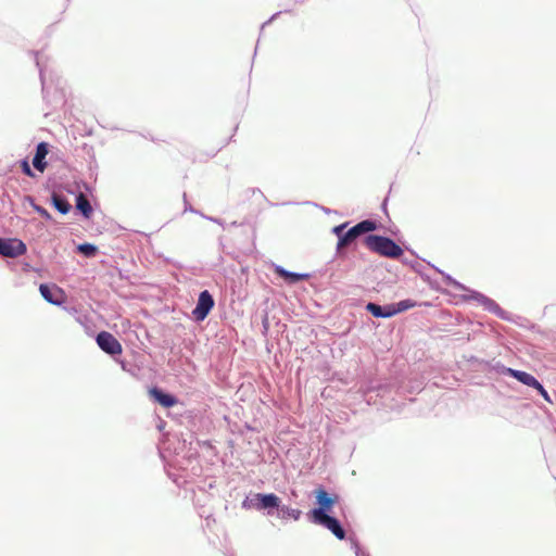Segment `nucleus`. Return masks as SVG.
<instances>
[{"mask_svg":"<svg viewBox=\"0 0 556 556\" xmlns=\"http://www.w3.org/2000/svg\"><path fill=\"white\" fill-rule=\"evenodd\" d=\"M364 243L370 251L389 258H399L404 253L392 239L382 236L369 235Z\"/></svg>","mask_w":556,"mask_h":556,"instance_id":"1","label":"nucleus"},{"mask_svg":"<svg viewBox=\"0 0 556 556\" xmlns=\"http://www.w3.org/2000/svg\"><path fill=\"white\" fill-rule=\"evenodd\" d=\"M343 229L344 225H340L333 228L334 233L339 237L337 245L338 250L351 244L358 236L376 230L377 224L372 220L366 219L353 226L345 233L341 235Z\"/></svg>","mask_w":556,"mask_h":556,"instance_id":"2","label":"nucleus"},{"mask_svg":"<svg viewBox=\"0 0 556 556\" xmlns=\"http://www.w3.org/2000/svg\"><path fill=\"white\" fill-rule=\"evenodd\" d=\"M311 519L314 523L327 528L337 539L343 540L345 538V531L341 527L340 522L328 514H323L319 510H312Z\"/></svg>","mask_w":556,"mask_h":556,"instance_id":"3","label":"nucleus"},{"mask_svg":"<svg viewBox=\"0 0 556 556\" xmlns=\"http://www.w3.org/2000/svg\"><path fill=\"white\" fill-rule=\"evenodd\" d=\"M26 252L24 242L16 238H0V254L5 257H17Z\"/></svg>","mask_w":556,"mask_h":556,"instance_id":"4","label":"nucleus"},{"mask_svg":"<svg viewBox=\"0 0 556 556\" xmlns=\"http://www.w3.org/2000/svg\"><path fill=\"white\" fill-rule=\"evenodd\" d=\"M99 348L110 355H117L123 352L119 341L110 332L101 331L97 336Z\"/></svg>","mask_w":556,"mask_h":556,"instance_id":"5","label":"nucleus"},{"mask_svg":"<svg viewBox=\"0 0 556 556\" xmlns=\"http://www.w3.org/2000/svg\"><path fill=\"white\" fill-rule=\"evenodd\" d=\"M214 306V299L207 290L200 293L195 308L192 311V315L195 320L202 321L210 314Z\"/></svg>","mask_w":556,"mask_h":556,"instance_id":"6","label":"nucleus"},{"mask_svg":"<svg viewBox=\"0 0 556 556\" xmlns=\"http://www.w3.org/2000/svg\"><path fill=\"white\" fill-rule=\"evenodd\" d=\"M254 501H256V503H254L253 505L248 504L247 501H244L242 505L245 508H250L251 506H253L254 508L262 510L267 508H277L279 507L280 504V498L274 493H257L254 496Z\"/></svg>","mask_w":556,"mask_h":556,"instance_id":"7","label":"nucleus"},{"mask_svg":"<svg viewBox=\"0 0 556 556\" xmlns=\"http://www.w3.org/2000/svg\"><path fill=\"white\" fill-rule=\"evenodd\" d=\"M39 291L42 298L51 304L61 305L65 302L64 291L56 286L50 287L42 283L39 287Z\"/></svg>","mask_w":556,"mask_h":556,"instance_id":"8","label":"nucleus"},{"mask_svg":"<svg viewBox=\"0 0 556 556\" xmlns=\"http://www.w3.org/2000/svg\"><path fill=\"white\" fill-rule=\"evenodd\" d=\"M316 502L318 504V508L314 510H319L323 514H327L332 506L337 503L338 496L329 494L325 489L318 488L315 490Z\"/></svg>","mask_w":556,"mask_h":556,"instance_id":"9","label":"nucleus"},{"mask_svg":"<svg viewBox=\"0 0 556 556\" xmlns=\"http://www.w3.org/2000/svg\"><path fill=\"white\" fill-rule=\"evenodd\" d=\"M467 299H470V300H475L477 302H479L481 305H483L488 311L494 313L495 315H497L498 317H502L504 318L505 316V312L500 307V305L491 300L490 298L483 295L482 293L480 292H477V291H470V294L468 295Z\"/></svg>","mask_w":556,"mask_h":556,"instance_id":"10","label":"nucleus"},{"mask_svg":"<svg viewBox=\"0 0 556 556\" xmlns=\"http://www.w3.org/2000/svg\"><path fill=\"white\" fill-rule=\"evenodd\" d=\"M48 152H49L48 144L46 142H40L36 148V154L33 159V165L40 173H43L47 167V163L45 162V159H46Z\"/></svg>","mask_w":556,"mask_h":556,"instance_id":"11","label":"nucleus"},{"mask_svg":"<svg viewBox=\"0 0 556 556\" xmlns=\"http://www.w3.org/2000/svg\"><path fill=\"white\" fill-rule=\"evenodd\" d=\"M149 393L163 407L169 408V407L175 406L178 403V401L175 396H173L170 394H166L157 388H152L149 391Z\"/></svg>","mask_w":556,"mask_h":556,"instance_id":"12","label":"nucleus"},{"mask_svg":"<svg viewBox=\"0 0 556 556\" xmlns=\"http://www.w3.org/2000/svg\"><path fill=\"white\" fill-rule=\"evenodd\" d=\"M507 372L509 376L516 378L519 382L528 387H532L534 389L540 387V382L538 381V379L526 371L508 368Z\"/></svg>","mask_w":556,"mask_h":556,"instance_id":"13","label":"nucleus"},{"mask_svg":"<svg viewBox=\"0 0 556 556\" xmlns=\"http://www.w3.org/2000/svg\"><path fill=\"white\" fill-rule=\"evenodd\" d=\"M275 273L283 278L288 283H295L301 280H306L309 278L308 274H296L286 270L285 268L277 266L275 268Z\"/></svg>","mask_w":556,"mask_h":556,"instance_id":"14","label":"nucleus"},{"mask_svg":"<svg viewBox=\"0 0 556 556\" xmlns=\"http://www.w3.org/2000/svg\"><path fill=\"white\" fill-rule=\"evenodd\" d=\"M366 308L375 317H391L396 314V311L393 309V306L382 307L375 303H368Z\"/></svg>","mask_w":556,"mask_h":556,"instance_id":"15","label":"nucleus"},{"mask_svg":"<svg viewBox=\"0 0 556 556\" xmlns=\"http://www.w3.org/2000/svg\"><path fill=\"white\" fill-rule=\"evenodd\" d=\"M76 207L86 216L89 217L92 213V207L85 197V194L79 193L76 198Z\"/></svg>","mask_w":556,"mask_h":556,"instance_id":"16","label":"nucleus"},{"mask_svg":"<svg viewBox=\"0 0 556 556\" xmlns=\"http://www.w3.org/2000/svg\"><path fill=\"white\" fill-rule=\"evenodd\" d=\"M52 201L55 208L62 214L68 213L72 207L66 199L59 197L56 194L52 195Z\"/></svg>","mask_w":556,"mask_h":556,"instance_id":"17","label":"nucleus"},{"mask_svg":"<svg viewBox=\"0 0 556 556\" xmlns=\"http://www.w3.org/2000/svg\"><path fill=\"white\" fill-rule=\"evenodd\" d=\"M77 249L81 254H84L87 257L94 256L98 251L97 247L91 243L79 244Z\"/></svg>","mask_w":556,"mask_h":556,"instance_id":"18","label":"nucleus"},{"mask_svg":"<svg viewBox=\"0 0 556 556\" xmlns=\"http://www.w3.org/2000/svg\"><path fill=\"white\" fill-rule=\"evenodd\" d=\"M281 511H282V517L283 518H292L294 520H298L301 516V510L299 509H294V508H290V507H286L283 506L281 508Z\"/></svg>","mask_w":556,"mask_h":556,"instance_id":"19","label":"nucleus"},{"mask_svg":"<svg viewBox=\"0 0 556 556\" xmlns=\"http://www.w3.org/2000/svg\"><path fill=\"white\" fill-rule=\"evenodd\" d=\"M415 305H416V303L413 302L412 300H404V301L399 302L396 304V307H393V309L396 311V313H401L408 308L415 307Z\"/></svg>","mask_w":556,"mask_h":556,"instance_id":"20","label":"nucleus"},{"mask_svg":"<svg viewBox=\"0 0 556 556\" xmlns=\"http://www.w3.org/2000/svg\"><path fill=\"white\" fill-rule=\"evenodd\" d=\"M21 166H22V170H23V173H24L25 175H27V176H29V177H33V176H34V174H33V172H31V168H30V166H29V164H28V162H27V161H23Z\"/></svg>","mask_w":556,"mask_h":556,"instance_id":"21","label":"nucleus"},{"mask_svg":"<svg viewBox=\"0 0 556 556\" xmlns=\"http://www.w3.org/2000/svg\"><path fill=\"white\" fill-rule=\"evenodd\" d=\"M35 210H36V212H37V213H39L43 218H46V219H51V215H50V213H49L46 208H43V207H41V206L36 205V206H35Z\"/></svg>","mask_w":556,"mask_h":556,"instance_id":"22","label":"nucleus"},{"mask_svg":"<svg viewBox=\"0 0 556 556\" xmlns=\"http://www.w3.org/2000/svg\"><path fill=\"white\" fill-rule=\"evenodd\" d=\"M535 389L540 392V394L544 397V400H546L547 402H551L548 393L546 392V390L543 388V386L541 383H540V387H538Z\"/></svg>","mask_w":556,"mask_h":556,"instance_id":"23","label":"nucleus"},{"mask_svg":"<svg viewBox=\"0 0 556 556\" xmlns=\"http://www.w3.org/2000/svg\"><path fill=\"white\" fill-rule=\"evenodd\" d=\"M454 286H455L457 289H459V290H466L465 286H463V285H462V283H459V282L454 281Z\"/></svg>","mask_w":556,"mask_h":556,"instance_id":"24","label":"nucleus"}]
</instances>
